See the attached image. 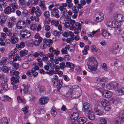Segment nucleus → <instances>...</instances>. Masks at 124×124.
Segmentation results:
<instances>
[{
    "label": "nucleus",
    "instance_id": "nucleus-1",
    "mask_svg": "<svg viewBox=\"0 0 124 124\" xmlns=\"http://www.w3.org/2000/svg\"><path fill=\"white\" fill-rule=\"evenodd\" d=\"M73 90L70 93V96L72 98L77 99L81 95V90L78 85H76L73 87Z\"/></svg>",
    "mask_w": 124,
    "mask_h": 124
},
{
    "label": "nucleus",
    "instance_id": "nucleus-2",
    "mask_svg": "<svg viewBox=\"0 0 124 124\" xmlns=\"http://www.w3.org/2000/svg\"><path fill=\"white\" fill-rule=\"evenodd\" d=\"M124 119V111L120 113L119 116L117 117L114 121V124H120Z\"/></svg>",
    "mask_w": 124,
    "mask_h": 124
},
{
    "label": "nucleus",
    "instance_id": "nucleus-3",
    "mask_svg": "<svg viewBox=\"0 0 124 124\" xmlns=\"http://www.w3.org/2000/svg\"><path fill=\"white\" fill-rule=\"evenodd\" d=\"M24 88L23 89V93L26 94H30L31 90L30 88L29 83L28 82H25L23 85Z\"/></svg>",
    "mask_w": 124,
    "mask_h": 124
},
{
    "label": "nucleus",
    "instance_id": "nucleus-4",
    "mask_svg": "<svg viewBox=\"0 0 124 124\" xmlns=\"http://www.w3.org/2000/svg\"><path fill=\"white\" fill-rule=\"evenodd\" d=\"M20 36L23 38H27L31 35V32L26 29H23L20 31Z\"/></svg>",
    "mask_w": 124,
    "mask_h": 124
},
{
    "label": "nucleus",
    "instance_id": "nucleus-5",
    "mask_svg": "<svg viewBox=\"0 0 124 124\" xmlns=\"http://www.w3.org/2000/svg\"><path fill=\"white\" fill-rule=\"evenodd\" d=\"M93 111L95 114L100 116L102 115L104 113V109H99L98 107L96 106H94Z\"/></svg>",
    "mask_w": 124,
    "mask_h": 124
},
{
    "label": "nucleus",
    "instance_id": "nucleus-6",
    "mask_svg": "<svg viewBox=\"0 0 124 124\" xmlns=\"http://www.w3.org/2000/svg\"><path fill=\"white\" fill-rule=\"evenodd\" d=\"M87 65L88 66V69L91 71H96L97 69V68L95 65L94 62L88 61Z\"/></svg>",
    "mask_w": 124,
    "mask_h": 124
},
{
    "label": "nucleus",
    "instance_id": "nucleus-7",
    "mask_svg": "<svg viewBox=\"0 0 124 124\" xmlns=\"http://www.w3.org/2000/svg\"><path fill=\"white\" fill-rule=\"evenodd\" d=\"M114 19L118 23L121 22L124 20V17L121 14H115L114 16Z\"/></svg>",
    "mask_w": 124,
    "mask_h": 124
},
{
    "label": "nucleus",
    "instance_id": "nucleus-8",
    "mask_svg": "<svg viewBox=\"0 0 124 124\" xmlns=\"http://www.w3.org/2000/svg\"><path fill=\"white\" fill-rule=\"evenodd\" d=\"M17 8L12 7L11 4L8 6L4 9V12L6 14H10L11 13L14 12Z\"/></svg>",
    "mask_w": 124,
    "mask_h": 124
},
{
    "label": "nucleus",
    "instance_id": "nucleus-9",
    "mask_svg": "<svg viewBox=\"0 0 124 124\" xmlns=\"http://www.w3.org/2000/svg\"><path fill=\"white\" fill-rule=\"evenodd\" d=\"M89 104L88 102H85L83 103L82 109L84 112V114H87V112L91 110L89 108Z\"/></svg>",
    "mask_w": 124,
    "mask_h": 124
},
{
    "label": "nucleus",
    "instance_id": "nucleus-10",
    "mask_svg": "<svg viewBox=\"0 0 124 124\" xmlns=\"http://www.w3.org/2000/svg\"><path fill=\"white\" fill-rule=\"evenodd\" d=\"M49 101L48 98L46 97H42L39 99V103L41 105H44L47 103Z\"/></svg>",
    "mask_w": 124,
    "mask_h": 124
},
{
    "label": "nucleus",
    "instance_id": "nucleus-11",
    "mask_svg": "<svg viewBox=\"0 0 124 124\" xmlns=\"http://www.w3.org/2000/svg\"><path fill=\"white\" fill-rule=\"evenodd\" d=\"M31 12L32 15H34L35 13L36 16L37 17L40 16L42 14V12L40 10L36 11V9L34 7L32 8Z\"/></svg>",
    "mask_w": 124,
    "mask_h": 124
},
{
    "label": "nucleus",
    "instance_id": "nucleus-12",
    "mask_svg": "<svg viewBox=\"0 0 124 124\" xmlns=\"http://www.w3.org/2000/svg\"><path fill=\"white\" fill-rule=\"evenodd\" d=\"M36 87H37L36 91L38 92L37 93H41L44 90V86L42 85L38 84L36 85Z\"/></svg>",
    "mask_w": 124,
    "mask_h": 124
},
{
    "label": "nucleus",
    "instance_id": "nucleus-13",
    "mask_svg": "<svg viewBox=\"0 0 124 124\" xmlns=\"http://www.w3.org/2000/svg\"><path fill=\"white\" fill-rule=\"evenodd\" d=\"M76 27H75L74 30V33L76 34H78L80 31L81 27V24L78 22H77L75 24Z\"/></svg>",
    "mask_w": 124,
    "mask_h": 124
},
{
    "label": "nucleus",
    "instance_id": "nucleus-14",
    "mask_svg": "<svg viewBox=\"0 0 124 124\" xmlns=\"http://www.w3.org/2000/svg\"><path fill=\"white\" fill-rule=\"evenodd\" d=\"M51 15L55 16L57 18H59L60 17L59 12L58 9L56 8L52 9L51 11Z\"/></svg>",
    "mask_w": 124,
    "mask_h": 124
},
{
    "label": "nucleus",
    "instance_id": "nucleus-15",
    "mask_svg": "<svg viewBox=\"0 0 124 124\" xmlns=\"http://www.w3.org/2000/svg\"><path fill=\"white\" fill-rule=\"evenodd\" d=\"M87 114H85L87 116L89 120H93L94 119L95 117L94 112L90 110H89L87 112Z\"/></svg>",
    "mask_w": 124,
    "mask_h": 124
},
{
    "label": "nucleus",
    "instance_id": "nucleus-16",
    "mask_svg": "<svg viewBox=\"0 0 124 124\" xmlns=\"http://www.w3.org/2000/svg\"><path fill=\"white\" fill-rule=\"evenodd\" d=\"M95 16H97L94 20L97 22H101L104 19V15L102 13H100L99 14H97Z\"/></svg>",
    "mask_w": 124,
    "mask_h": 124
},
{
    "label": "nucleus",
    "instance_id": "nucleus-17",
    "mask_svg": "<svg viewBox=\"0 0 124 124\" xmlns=\"http://www.w3.org/2000/svg\"><path fill=\"white\" fill-rule=\"evenodd\" d=\"M112 93L109 91L106 90L103 91L102 94V96L106 98H109L112 95Z\"/></svg>",
    "mask_w": 124,
    "mask_h": 124
},
{
    "label": "nucleus",
    "instance_id": "nucleus-18",
    "mask_svg": "<svg viewBox=\"0 0 124 124\" xmlns=\"http://www.w3.org/2000/svg\"><path fill=\"white\" fill-rule=\"evenodd\" d=\"M108 81V79L107 78L105 77H102L101 76H100L96 80L97 83L99 84H100L101 82L105 83Z\"/></svg>",
    "mask_w": 124,
    "mask_h": 124
},
{
    "label": "nucleus",
    "instance_id": "nucleus-19",
    "mask_svg": "<svg viewBox=\"0 0 124 124\" xmlns=\"http://www.w3.org/2000/svg\"><path fill=\"white\" fill-rule=\"evenodd\" d=\"M87 120L86 117H83L79 118L77 121L78 124H84L86 122Z\"/></svg>",
    "mask_w": 124,
    "mask_h": 124
},
{
    "label": "nucleus",
    "instance_id": "nucleus-20",
    "mask_svg": "<svg viewBox=\"0 0 124 124\" xmlns=\"http://www.w3.org/2000/svg\"><path fill=\"white\" fill-rule=\"evenodd\" d=\"M25 24V22L24 21L22 20H20L17 23L16 27L17 28L19 29H21L22 28V26Z\"/></svg>",
    "mask_w": 124,
    "mask_h": 124
},
{
    "label": "nucleus",
    "instance_id": "nucleus-21",
    "mask_svg": "<svg viewBox=\"0 0 124 124\" xmlns=\"http://www.w3.org/2000/svg\"><path fill=\"white\" fill-rule=\"evenodd\" d=\"M102 34L103 37L107 39H110L112 37V35L111 34L105 30L103 31Z\"/></svg>",
    "mask_w": 124,
    "mask_h": 124
},
{
    "label": "nucleus",
    "instance_id": "nucleus-22",
    "mask_svg": "<svg viewBox=\"0 0 124 124\" xmlns=\"http://www.w3.org/2000/svg\"><path fill=\"white\" fill-rule=\"evenodd\" d=\"M16 34L15 33L13 34V35L10 37L11 42L13 44H15L18 41V38L16 37Z\"/></svg>",
    "mask_w": 124,
    "mask_h": 124
},
{
    "label": "nucleus",
    "instance_id": "nucleus-23",
    "mask_svg": "<svg viewBox=\"0 0 124 124\" xmlns=\"http://www.w3.org/2000/svg\"><path fill=\"white\" fill-rule=\"evenodd\" d=\"M20 77L19 76H17V77L15 76L12 77L10 79L11 81V84H14L16 83H17L19 82V79Z\"/></svg>",
    "mask_w": 124,
    "mask_h": 124
},
{
    "label": "nucleus",
    "instance_id": "nucleus-24",
    "mask_svg": "<svg viewBox=\"0 0 124 124\" xmlns=\"http://www.w3.org/2000/svg\"><path fill=\"white\" fill-rule=\"evenodd\" d=\"M49 51L50 52L53 53V54H54L56 55H58L60 52V51L58 50V49H56L55 50L53 47H51L49 48Z\"/></svg>",
    "mask_w": 124,
    "mask_h": 124
},
{
    "label": "nucleus",
    "instance_id": "nucleus-25",
    "mask_svg": "<svg viewBox=\"0 0 124 124\" xmlns=\"http://www.w3.org/2000/svg\"><path fill=\"white\" fill-rule=\"evenodd\" d=\"M8 16H7L4 15L3 14H1L0 16V22L1 23H3L6 22Z\"/></svg>",
    "mask_w": 124,
    "mask_h": 124
},
{
    "label": "nucleus",
    "instance_id": "nucleus-26",
    "mask_svg": "<svg viewBox=\"0 0 124 124\" xmlns=\"http://www.w3.org/2000/svg\"><path fill=\"white\" fill-rule=\"evenodd\" d=\"M112 24L111 26L112 28H118L120 27L121 24L120 23H118L116 21L112 22Z\"/></svg>",
    "mask_w": 124,
    "mask_h": 124
},
{
    "label": "nucleus",
    "instance_id": "nucleus-27",
    "mask_svg": "<svg viewBox=\"0 0 124 124\" xmlns=\"http://www.w3.org/2000/svg\"><path fill=\"white\" fill-rule=\"evenodd\" d=\"M10 120L9 118L7 117L2 118L1 119V124H8Z\"/></svg>",
    "mask_w": 124,
    "mask_h": 124
},
{
    "label": "nucleus",
    "instance_id": "nucleus-28",
    "mask_svg": "<svg viewBox=\"0 0 124 124\" xmlns=\"http://www.w3.org/2000/svg\"><path fill=\"white\" fill-rule=\"evenodd\" d=\"M43 41L44 43L46 44L47 46L49 47H50L52 45V40L50 39H47L45 38L43 40Z\"/></svg>",
    "mask_w": 124,
    "mask_h": 124
},
{
    "label": "nucleus",
    "instance_id": "nucleus-29",
    "mask_svg": "<svg viewBox=\"0 0 124 124\" xmlns=\"http://www.w3.org/2000/svg\"><path fill=\"white\" fill-rule=\"evenodd\" d=\"M42 39L41 37H39V38L35 40L32 43H33L34 45L36 46H38L40 43L42 41Z\"/></svg>",
    "mask_w": 124,
    "mask_h": 124
},
{
    "label": "nucleus",
    "instance_id": "nucleus-30",
    "mask_svg": "<svg viewBox=\"0 0 124 124\" xmlns=\"http://www.w3.org/2000/svg\"><path fill=\"white\" fill-rule=\"evenodd\" d=\"M25 45V43L24 42H22L19 44L16 45V47L19 50L21 49V48H23Z\"/></svg>",
    "mask_w": 124,
    "mask_h": 124
},
{
    "label": "nucleus",
    "instance_id": "nucleus-31",
    "mask_svg": "<svg viewBox=\"0 0 124 124\" xmlns=\"http://www.w3.org/2000/svg\"><path fill=\"white\" fill-rule=\"evenodd\" d=\"M65 65L66 67L70 68L72 70L74 69L75 67L74 64L69 62H66Z\"/></svg>",
    "mask_w": 124,
    "mask_h": 124
},
{
    "label": "nucleus",
    "instance_id": "nucleus-32",
    "mask_svg": "<svg viewBox=\"0 0 124 124\" xmlns=\"http://www.w3.org/2000/svg\"><path fill=\"white\" fill-rule=\"evenodd\" d=\"M106 87L107 89L108 90L113 89L116 88V87L114 85L111 83L107 85Z\"/></svg>",
    "mask_w": 124,
    "mask_h": 124
},
{
    "label": "nucleus",
    "instance_id": "nucleus-33",
    "mask_svg": "<svg viewBox=\"0 0 124 124\" xmlns=\"http://www.w3.org/2000/svg\"><path fill=\"white\" fill-rule=\"evenodd\" d=\"M28 53V51L26 50H21L20 52V55L21 57H23L26 55Z\"/></svg>",
    "mask_w": 124,
    "mask_h": 124
},
{
    "label": "nucleus",
    "instance_id": "nucleus-34",
    "mask_svg": "<svg viewBox=\"0 0 124 124\" xmlns=\"http://www.w3.org/2000/svg\"><path fill=\"white\" fill-rule=\"evenodd\" d=\"M107 122L106 120L104 118H101L99 119L97 124H106Z\"/></svg>",
    "mask_w": 124,
    "mask_h": 124
},
{
    "label": "nucleus",
    "instance_id": "nucleus-35",
    "mask_svg": "<svg viewBox=\"0 0 124 124\" xmlns=\"http://www.w3.org/2000/svg\"><path fill=\"white\" fill-rule=\"evenodd\" d=\"M11 64H12V69L15 70H16L18 69L19 64L18 63H15L14 62H12Z\"/></svg>",
    "mask_w": 124,
    "mask_h": 124
},
{
    "label": "nucleus",
    "instance_id": "nucleus-36",
    "mask_svg": "<svg viewBox=\"0 0 124 124\" xmlns=\"http://www.w3.org/2000/svg\"><path fill=\"white\" fill-rule=\"evenodd\" d=\"M1 85L4 90L7 91L8 89V85L7 84L6 82H5L4 83H2L1 84Z\"/></svg>",
    "mask_w": 124,
    "mask_h": 124
},
{
    "label": "nucleus",
    "instance_id": "nucleus-37",
    "mask_svg": "<svg viewBox=\"0 0 124 124\" xmlns=\"http://www.w3.org/2000/svg\"><path fill=\"white\" fill-rule=\"evenodd\" d=\"M37 60L38 62L37 63V65H39L40 67H42L43 64L41 59L40 57H38L37 59Z\"/></svg>",
    "mask_w": 124,
    "mask_h": 124
},
{
    "label": "nucleus",
    "instance_id": "nucleus-38",
    "mask_svg": "<svg viewBox=\"0 0 124 124\" xmlns=\"http://www.w3.org/2000/svg\"><path fill=\"white\" fill-rule=\"evenodd\" d=\"M18 2L20 6L25 7L26 5L27 1L25 0H19Z\"/></svg>",
    "mask_w": 124,
    "mask_h": 124
},
{
    "label": "nucleus",
    "instance_id": "nucleus-39",
    "mask_svg": "<svg viewBox=\"0 0 124 124\" xmlns=\"http://www.w3.org/2000/svg\"><path fill=\"white\" fill-rule=\"evenodd\" d=\"M116 93H118V95L124 94V87L122 88L119 90L117 89Z\"/></svg>",
    "mask_w": 124,
    "mask_h": 124
},
{
    "label": "nucleus",
    "instance_id": "nucleus-40",
    "mask_svg": "<svg viewBox=\"0 0 124 124\" xmlns=\"http://www.w3.org/2000/svg\"><path fill=\"white\" fill-rule=\"evenodd\" d=\"M3 98L4 99H2V100L5 102H9L11 100V98L7 95L4 96Z\"/></svg>",
    "mask_w": 124,
    "mask_h": 124
},
{
    "label": "nucleus",
    "instance_id": "nucleus-41",
    "mask_svg": "<svg viewBox=\"0 0 124 124\" xmlns=\"http://www.w3.org/2000/svg\"><path fill=\"white\" fill-rule=\"evenodd\" d=\"M10 69V67L8 68L7 66H4L1 68V70L4 72H7Z\"/></svg>",
    "mask_w": 124,
    "mask_h": 124
},
{
    "label": "nucleus",
    "instance_id": "nucleus-42",
    "mask_svg": "<svg viewBox=\"0 0 124 124\" xmlns=\"http://www.w3.org/2000/svg\"><path fill=\"white\" fill-rule=\"evenodd\" d=\"M0 63L3 65H5L8 64L7 59L5 57H3L1 59Z\"/></svg>",
    "mask_w": 124,
    "mask_h": 124
},
{
    "label": "nucleus",
    "instance_id": "nucleus-43",
    "mask_svg": "<svg viewBox=\"0 0 124 124\" xmlns=\"http://www.w3.org/2000/svg\"><path fill=\"white\" fill-rule=\"evenodd\" d=\"M19 74V72L18 71H10V75H14L16 77H17V76H19L18 75Z\"/></svg>",
    "mask_w": 124,
    "mask_h": 124
},
{
    "label": "nucleus",
    "instance_id": "nucleus-44",
    "mask_svg": "<svg viewBox=\"0 0 124 124\" xmlns=\"http://www.w3.org/2000/svg\"><path fill=\"white\" fill-rule=\"evenodd\" d=\"M101 103L103 106H105L106 105L109 104L108 101L106 99H103L101 101Z\"/></svg>",
    "mask_w": 124,
    "mask_h": 124
},
{
    "label": "nucleus",
    "instance_id": "nucleus-45",
    "mask_svg": "<svg viewBox=\"0 0 124 124\" xmlns=\"http://www.w3.org/2000/svg\"><path fill=\"white\" fill-rule=\"evenodd\" d=\"M30 66L29 64L28 63H23L22 65V67L24 69H26L28 68Z\"/></svg>",
    "mask_w": 124,
    "mask_h": 124
},
{
    "label": "nucleus",
    "instance_id": "nucleus-46",
    "mask_svg": "<svg viewBox=\"0 0 124 124\" xmlns=\"http://www.w3.org/2000/svg\"><path fill=\"white\" fill-rule=\"evenodd\" d=\"M1 37L0 39L1 41L4 40L6 38V33L2 32L1 33Z\"/></svg>",
    "mask_w": 124,
    "mask_h": 124
},
{
    "label": "nucleus",
    "instance_id": "nucleus-47",
    "mask_svg": "<svg viewBox=\"0 0 124 124\" xmlns=\"http://www.w3.org/2000/svg\"><path fill=\"white\" fill-rule=\"evenodd\" d=\"M15 1L14 2L12 3L11 4L12 7H14L16 8H18V6L17 5V4L16 2L17 0H14Z\"/></svg>",
    "mask_w": 124,
    "mask_h": 124
},
{
    "label": "nucleus",
    "instance_id": "nucleus-48",
    "mask_svg": "<svg viewBox=\"0 0 124 124\" xmlns=\"http://www.w3.org/2000/svg\"><path fill=\"white\" fill-rule=\"evenodd\" d=\"M79 114L77 112L73 113L71 115V116L77 119L79 116Z\"/></svg>",
    "mask_w": 124,
    "mask_h": 124
},
{
    "label": "nucleus",
    "instance_id": "nucleus-49",
    "mask_svg": "<svg viewBox=\"0 0 124 124\" xmlns=\"http://www.w3.org/2000/svg\"><path fill=\"white\" fill-rule=\"evenodd\" d=\"M60 68L61 69H63L66 67L65 64L64 62H62L59 64Z\"/></svg>",
    "mask_w": 124,
    "mask_h": 124
},
{
    "label": "nucleus",
    "instance_id": "nucleus-50",
    "mask_svg": "<svg viewBox=\"0 0 124 124\" xmlns=\"http://www.w3.org/2000/svg\"><path fill=\"white\" fill-rule=\"evenodd\" d=\"M105 110L106 111H108L111 109V106L109 104H108L105 106H104Z\"/></svg>",
    "mask_w": 124,
    "mask_h": 124
},
{
    "label": "nucleus",
    "instance_id": "nucleus-51",
    "mask_svg": "<svg viewBox=\"0 0 124 124\" xmlns=\"http://www.w3.org/2000/svg\"><path fill=\"white\" fill-rule=\"evenodd\" d=\"M14 25V23L13 22H11L9 21L8 23L7 26L9 28H11L13 27Z\"/></svg>",
    "mask_w": 124,
    "mask_h": 124
},
{
    "label": "nucleus",
    "instance_id": "nucleus-52",
    "mask_svg": "<svg viewBox=\"0 0 124 124\" xmlns=\"http://www.w3.org/2000/svg\"><path fill=\"white\" fill-rule=\"evenodd\" d=\"M39 6L41 8V9L42 10L44 11L46 9V7L45 5L43 4L41 2V3L39 4Z\"/></svg>",
    "mask_w": 124,
    "mask_h": 124
},
{
    "label": "nucleus",
    "instance_id": "nucleus-53",
    "mask_svg": "<svg viewBox=\"0 0 124 124\" xmlns=\"http://www.w3.org/2000/svg\"><path fill=\"white\" fill-rule=\"evenodd\" d=\"M72 0H66V2L68 4V7L69 8L73 6V4L71 3Z\"/></svg>",
    "mask_w": 124,
    "mask_h": 124
},
{
    "label": "nucleus",
    "instance_id": "nucleus-54",
    "mask_svg": "<svg viewBox=\"0 0 124 124\" xmlns=\"http://www.w3.org/2000/svg\"><path fill=\"white\" fill-rule=\"evenodd\" d=\"M94 52L95 53L93 52V53L96 55H99L101 53L100 50L97 48Z\"/></svg>",
    "mask_w": 124,
    "mask_h": 124
},
{
    "label": "nucleus",
    "instance_id": "nucleus-55",
    "mask_svg": "<svg viewBox=\"0 0 124 124\" xmlns=\"http://www.w3.org/2000/svg\"><path fill=\"white\" fill-rule=\"evenodd\" d=\"M112 48L116 49L118 50L120 49L119 48V45H118V43H115L113 44V47Z\"/></svg>",
    "mask_w": 124,
    "mask_h": 124
},
{
    "label": "nucleus",
    "instance_id": "nucleus-56",
    "mask_svg": "<svg viewBox=\"0 0 124 124\" xmlns=\"http://www.w3.org/2000/svg\"><path fill=\"white\" fill-rule=\"evenodd\" d=\"M15 33H12L11 31H8L6 33V35L8 36L9 37H11L13 35V34Z\"/></svg>",
    "mask_w": 124,
    "mask_h": 124
},
{
    "label": "nucleus",
    "instance_id": "nucleus-57",
    "mask_svg": "<svg viewBox=\"0 0 124 124\" xmlns=\"http://www.w3.org/2000/svg\"><path fill=\"white\" fill-rule=\"evenodd\" d=\"M113 7V4H111L110 5V6L107 8V10L108 12H111L112 10V9Z\"/></svg>",
    "mask_w": 124,
    "mask_h": 124
},
{
    "label": "nucleus",
    "instance_id": "nucleus-58",
    "mask_svg": "<svg viewBox=\"0 0 124 124\" xmlns=\"http://www.w3.org/2000/svg\"><path fill=\"white\" fill-rule=\"evenodd\" d=\"M67 48L66 47H63L61 50L62 53V54H66L67 53V51L66 50Z\"/></svg>",
    "mask_w": 124,
    "mask_h": 124
},
{
    "label": "nucleus",
    "instance_id": "nucleus-59",
    "mask_svg": "<svg viewBox=\"0 0 124 124\" xmlns=\"http://www.w3.org/2000/svg\"><path fill=\"white\" fill-rule=\"evenodd\" d=\"M79 10V9L78 8L76 9V6H74L72 8V11L73 13L77 14L78 13Z\"/></svg>",
    "mask_w": 124,
    "mask_h": 124
},
{
    "label": "nucleus",
    "instance_id": "nucleus-60",
    "mask_svg": "<svg viewBox=\"0 0 124 124\" xmlns=\"http://www.w3.org/2000/svg\"><path fill=\"white\" fill-rule=\"evenodd\" d=\"M44 15L46 18H48L50 16L49 13L48 11H45L44 13Z\"/></svg>",
    "mask_w": 124,
    "mask_h": 124
},
{
    "label": "nucleus",
    "instance_id": "nucleus-61",
    "mask_svg": "<svg viewBox=\"0 0 124 124\" xmlns=\"http://www.w3.org/2000/svg\"><path fill=\"white\" fill-rule=\"evenodd\" d=\"M58 80L59 81V82L57 83H58L57 84V85H56L57 88V90H58L61 88L62 86V85L60 83V80Z\"/></svg>",
    "mask_w": 124,
    "mask_h": 124
},
{
    "label": "nucleus",
    "instance_id": "nucleus-62",
    "mask_svg": "<svg viewBox=\"0 0 124 124\" xmlns=\"http://www.w3.org/2000/svg\"><path fill=\"white\" fill-rule=\"evenodd\" d=\"M51 111L52 116L54 117L57 114V112L54 109H53V108L51 109Z\"/></svg>",
    "mask_w": 124,
    "mask_h": 124
},
{
    "label": "nucleus",
    "instance_id": "nucleus-63",
    "mask_svg": "<svg viewBox=\"0 0 124 124\" xmlns=\"http://www.w3.org/2000/svg\"><path fill=\"white\" fill-rule=\"evenodd\" d=\"M18 53L19 52L18 50H15V51L13 52L10 55L11 57H13V56H15V55H16V54H18Z\"/></svg>",
    "mask_w": 124,
    "mask_h": 124
},
{
    "label": "nucleus",
    "instance_id": "nucleus-64",
    "mask_svg": "<svg viewBox=\"0 0 124 124\" xmlns=\"http://www.w3.org/2000/svg\"><path fill=\"white\" fill-rule=\"evenodd\" d=\"M37 25L35 24H32L30 27V29L31 30H33V31L35 30L37 28Z\"/></svg>",
    "mask_w": 124,
    "mask_h": 124
}]
</instances>
